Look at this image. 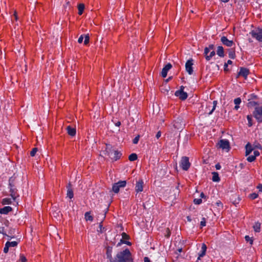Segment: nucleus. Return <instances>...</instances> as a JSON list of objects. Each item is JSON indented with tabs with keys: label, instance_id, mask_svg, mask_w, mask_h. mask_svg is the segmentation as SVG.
I'll list each match as a JSON object with an SVG mask.
<instances>
[{
	"label": "nucleus",
	"instance_id": "de8ad7c7",
	"mask_svg": "<svg viewBox=\"0 0 262 262\" xmlns=\"http://www.w3.org/2000/svg\"><path fill=\"white\" fill-rule=\"evenodd\" d=\"M170 230L169 228H167L166 230V234H165V236L166 237H169L170 236Z\"/></svg>",
	"mask_w": 262,
	"mask_h": 262
},
{
	"label": "nucleus",
	"instance_id": "f03ea898",
	"mask_svg": "<svg viewBox=\"0 0 262 262\" xmlns=\"http://www.w3.org/2000/svg\"><path fill=\"white\" fill-rule=\"evenodd\" d=\"M15 177L13 176L9 179V187L10 195L15 200V199L18 196L17 193V190L15 185Z\"/></svg>",
	"mask_w": 262,
	"mask_h": 262
},
{
	"label": "nucleus",
	"instance_id": "a18cd8bd",
	"mask_svg": "<svg viewBox=\"0 0 262 262\" xmlns=\"http://www.w3.org/2000/svg\"><path fill=\"white\" fill-rule=\"evenodd\" d=\"M9 248L10 247H9V245L6 243L5 245V247L4 248V253H7L8 252V251H9Z\"/></svg>",
	"mask_w": 262,
	"mask_h": 262
},
{
	"label": "nucleus",
	"instance_id": "2f4dec72",
	"mask_svg": "<svg viewBox=\"0 0 262 262\" xmlns=\"http://www.w3.org/2000/svg\"><path fill=\"white\" fill-rule=\"evenodd\" d=\"M7 243L9 245V247H16L18 244L17 242H15V241H13V242H7Z\"/></svg>",
	"mask_w": 262,
	"mask_h": 262
},
{
	"label": "nucleus",
	"instance_id": "4c0bfd02",
	"mask_svg": "<svg viewBox=\"0 0 262 262\" xmlns=\"http://www.w3.org/2000/svg\"><path fill=\"white\" fill-rule=\"evenodd\" d=\"M245 240L247 242H250V245H252L253 244V240L252 239V238L249 237L248 235H246L245 236Z\"/></svg>",
	"mask_w": 262,
	"mask_h": 262
},
{
	"label": "nucleus",
	"instance_id": "3c124183",
	"mask_svg": "<svg viewBox=\"0 0 262 262\" xmlns=\"http://www.w3.org/2000/svg\"><path fill=\"white\" fill-rule=\"evenodd\" d=\"M257 188L258 189L259 191L262 192V184H258Z\"/></svg>",
	"mask_w": 262,
	"mask_h": 262
},
{
	"label": "nucleus",
	"instance_id": "dca6fc26",
	"mask_svg": "<svg viewBox=\"0 0 262 262\" xmlns=\"http://www.w3.org/2000/svg\"><path fill=\"white\" fill-rule=\"evenodd\" d=\"M113 151L112 150V146L110 144H106V148L105 150L103 151V154L105 156H107L110 157H111V155L113 154L112 152Z\"/></svg>",
	"mask_w": 262,
	"mask_h": 262
},
{
	"label": "nucleus",
	"instance_id": "79ce46f5",
	"mask_svg": "<svg viewBox=\"0 0 262 262\" xmlns=\"http://www.w3.org/2000/svg\"><path fill=\"white\" fill-rule=\"evenodd\" d=\"M193 202L195 204L199 205L202 202V199H194Z\"/></svg>",
	"mask_w": 262,
	"mask_h": 262
},
{
	"label": "nucleus",
	"instance_id": "bf43d9fd",
	"mask_svg": "<svg viewBox=\"0 0 262 262\" xmlns=\"http://www.w3.org/2000/svg\"><path fill=\"white\" fill-rule=\"evenodd\" d=\"M221 166L219 164H217L215 165V168L216 169H220L221 168Z\"/></svg>",
	"mask_w": 262,
	"mask_h": 262
},
{
	"label": "nucleus",
	"instance_id": "e2e57ef3",
	"mask_svg": "<svg viewBox=\"0 0 262 262\" xmlns=\"http://www.w3.org/2000/svg\"><path fill=\"white\" fill-rule=\"evenodd\" d=\"M226 64H231L232 63V61L231 60H228L227 61V63H226Z\"/></svg>",
	"mask_w": 262,
	"mask_h": 262
},
{
	"label": "nucleus",
	"instance_id": "0eeeda50",
	"mask_svg": "<svg viewBox=\"0 0 262 262\" xmlns=\"http://www.w3.org/2000/svg\"><path fill=\"white\" fill-rule=\"evenodd\" d=\"M251 36L259 41H262V30L256 29L250 32Z\"/></svg>",
	"mask_w": 262,
	"mask_h": 262
},
{
	"label": "nucleus",
	"instance_id": "f3484780",
	"mask_svg": "<svg viewBox=\"0 0 262 262\" xmlns=\"http://www.w3.org/2000/svg\"><path fill=\"white\" fill-rule=\"evenodd\" d=\"M68 134L71 136H74L76 135V128L72 127L71 126H68L66 128Z\"/></svg>",
	"mask_w": 262,
	"mask_h": 262
},
{
	"label": "nucleus",
	"instance_id": "69168bd1",
	"mask_svg": "<svg viewBox=\"0 0 262 262\" xmlns=\"http://www.w3.org/2000/svg\"><path fill=\"white\" fill-rule=\"evenodd\" d=\"M120 125H121V122L120 121H118L116 123V125L117 126H119Z\"/></svg>",
	"mask_w": 262,
	"mask_h": 262
},
{
	"label": "nucleus",
	"instance_id": "6ab92c4d",
	"mask_svg": "<svg viewBox=\"0 0 262 262\" xmlns=\"http://www.w3.org/2000/svg\"><path fill=\"white\" fill-rule=\"evenodd\" d=\"M246 156L249 155L253 150V148L250 143H248L246 145Z\"/></svg>",
	"mask_w": 262,
	"mask_h": 262
},
{
	"label": "nucleus",
	"instance_id": "aec40b11",
	"mask_svg": "<svg viewBox=\"0 0 262 262\" xmlns=\"http://www.w3.org/2000/svg\"><path fill=\"white\" fill-rule=\"evenodd\" d=\"M68 188V191H67V195L69 196L70 199H72L73 198L74 194L73 190L71 188V183H69L68 186H67Z\"/></svg>",
	"mask_w": 262,
	"mask_h": 262
},
{
	"label": "nucleus",
	"instance_id": "6e6d98bb",
	"mask_svg": "<svg viewBox=\"0 0 262 262\" xmlns=\"http://www.w3.org/2000/svg\"><path fill=\"white\" fill-rule=\"evenodd\" d=\"M144 262H150V260L148 257H145L144 258Z\"/></svg>",
	"mask_w": 262,
	"mask_h": 262
},
{
	"label": "nucleus",
	"instance_id": "72a5a7b5",
	"mask_svg": "<svg viewBox=\"0 0 262 262\" xmlns=\"http://www.w3.org/2000/svg\"><path fill=\"white\" fill-rule=\"evenodd\" d=\"M215 52L214 51H212V52H210L209 55L206 56V59L207 61L210 60L211 58H212L213 56H214L215 55Z\"/></svg>",
	"mask_w": 262,
	"mask_h": 262
},
{
	"label": "nucleus",
	"instance_id": "680f3d73",
	"mask_svg": "<svg viewBox=\"0 0 262 262\" xmlns=\"http://www.w3.org/2000/svg\"><path fill=\"white\" fill-rule=\"evenodd\" d=\"M122 237L123 238H127V235L125 233H122Z\"/></svg>",
	"mask_w": 262,
	"mask_h": 262
},
{
	"label": "nucleus",
	"instance_id": "5701e85b",
	"mask_svg": "<svg viewBox=\"0 0 262 262\" xmlns=\"http://www.w3.org/2000/svg\"><path fill=\"white\" fill-rule=\"evenodd\" d=\"M121 155V154L120 152H119L117 150H114V156L111 157V159L116 161L119 158H120Z\"/></svg>",
	"mask_w": 262,
	"mask_h": 262
},
{
	"label": "nucleus",
	"instance_id": "a19ab883",
	"mask_svg": "<svg viewBox=\"0 0 262 262\" xmlns=\"http://www.w3.org/2000/svg\"><path fill=\"white\" fill-rule=\"evenodd\" d=\"M37 148H33L32 150L30 152V155L32 156V157H33L35 155L37 151Z\"/></svg>",
	"mask_w": 262,
	"mask_h": 262
},
{
	"label": "nucleus",
	"instance_id": "0e129e2a",
	"mask_svg": "<svg viewBox=\"0 0 262 262\" xmlns=\"http://www.w3.org/2000/svg\"><path fill=\"white\" fill-rule=\"evenodd\" d=\"M227 67H228L227 64L225 63V65H224V70L225 71H228Z\"/></svg>",
	"mask_w": 262,
	"mask_h": 262
},
{
	"label": "nucleus",
	"instance_id": "473e14b6",
	"mask_svg": "<svg viewBox=\"0 0 262 262\" xmlns=\"http://www.w3.org/2000/svg\"><path fill=\"white\" fill-rule=\"evenodd\" d=\"M11 200L10 199H9V198H5L2 201V204L3 205L9 204H11Z\"/></svg>",
	"mask_w": 262,
	"mask_h": 262
},
{
	"label": "nucleus",
	"instance_id": "13d9d810",
	"mask_svg": "<svg viewBox=\"0 0 262 262\" xmlns=\"http://www.w3.org/2000/svg\"><path fill=\"white\" fill-rule=\"evenodd\" d=\"M14 17H15V19L16 20H17L18 19V16H17V12H16V11H15V12H14Z\"/></svg>",
	"mask_w": 262,
	"mask_h": 262
},
{
	"label": "nucleus",
	"instance_id": "c756f323",
	"mask_svg": "<svg viewBox=\"0 0 262 262\" xmlns=\"http://www.w3.org/2000/svg\"><path fill=\"white\" fill-rule=\"evenodd\" d=\"M105 231V228L103 227L102 222L100 223L99 228L97 229V232L99 233H102Z\"/></svg>",
	"mask_w": 262,
	"mask_h": 262
},
{
	"label": "nucleus",
	"instance_id": "4d7b16f0",
	"mask_svg": "<svg viewBox=\"0 0 262 262\" xmlns=\"http://www.w3.org/2000/svg\"><path fill=\"white\" fill-rule=\"evenodd\" d=\"M209 49L210 50H213L214 49V45H210L208 47Z\"/></svg>",
	"mask_w": 262,
	"mask_h": 262
},
{
	"label": "nucleus",
	"instance_id": "58836bf2",
	"mask_svg": "<svg viewBox=\"0 0 262 262\" xmlns=\"http://www.w3.org/2000/svg\"><path fill=\"white\" fill-rule=\"evenodd\" d=\"M213 108H212V109L211 110V111L208 113V114H209V115H211V114H212V113H213V111H214V110L215 109V107H216V104H217V101H214L213 102Z\"/></svg>",
	"mask_w": 262,
	"mask_h": 262
},
{
	"label": "nucleus",
	"instance_id": "9b49d317",
	"mask_svg": "<svg viewBox=\"0 0 262 262\" xmlns=\"http://www.w3.org/2000/svg\"><path fill=\"white\" fill-rule=\"evenodd\" d=\"M249 74V70L245 68H241L239 72L238 73L236 78H238L239 76H243L245 79L247 78V76Z\"/></svg>",
	"mask_w": 262,
	"mask_h": 262
},
{
	"label": "nucleus",
	"instance_id": "2eb2a0df",
	"mask_svg": "<svg viewBox=\"0 0 262 262\" xmlns=\"http://www.w3.org/2000/svg\"><path fill=\"white\" fill-rule=\"evenodd\" d=\"M136 191L137 192H141L143 189V181L142 180H140L138 182H137L136 185Z\"/></svg>",
	"mask_w": 262,
	"mask_h": 262
},
{
	"label": "nucleus",
	"instance_id": "603ef678",
	"mask_svg": "<svg viewBox=\"0 0 262 262\" xmlns=\"http://www.w3.org/2000/svg\"><path fill=\"white\" fill-rule=\"evenodd\" d=\"M216 205L218 206V207H221L222 208H223V204H222V203L220 202V201H218L216 203Z\"/></svg>",
	"mask_w": 262,
	"mask_h": 262
},
{
	"label": "nucleus",
	"instance_id": "ea45409f",
	"mask_svg": "<svg viewBox=\"0 0 262 262\" xmlns=\"http://www.w3.org/2000/svg\"><path fill=\"white\" fill-rule=\"evenodd\" d=\"M247 118L248 121V126H251L252 125V117L250 115H248Z\"/></svg>",
	"mask_w": 262,
	"mask_h": 262
},
{
	"label": "nucleus",
	"instance_id": "338daca9",
	"mask_svg": "<svg viewBox=\"0 0 262 262\" xmlns=\"http://www.w3.org/2000/svg\"><path fill=\"white\" fill-rule=\"evenodd\" d=\"M177 250L179 252V253H181L182 251V248H179Z\"/></svg>",
	"mask_w": 262,
	"mask_h": 262
},
{
	"label": "nucleus",
	"instance_id": "7c9ffc66",
	"mask_svg": "<svg viewBox=\"0 0 262 262\" xmlns=\"http://www.w3.org/2000/svg\"><path fill=\"white\" fill-rule=\"evenodd\" d=\"M27 259L25 255L23 254H20L19 255V262H27Z\"/></svg>",
	"mask_w": 262,
	"mask_h": 262
},
{
	"label": "nucleus",
	"instance_id": "f704fd0d",
	"mask_svg": "<svg viewBox=\"0 0 262 262\" xmlns=\"http://www.w3.org/2000/svg\"><path fill=\"white\" fill-rule=\"evenodd\" d=\"M93 217L91 214H85V219L86 221H92Z\"/></svg>",
	"mask_w": 262,
	"mask_h": 262
},
{
	"label": "nucleus",
	"instance_id": "412c9836",
	"mask_svg": "<svg viewBox=\"0 0 262 262\" xmlns=\"http://www.w3.org/2000/svg\"><path fill=\"white\" fill-rule=\"evenodd\" d=\"M216 53L219 56H220L221 57H223L224 56V55H224V49H223V47L219 46L217 47Z\"/></svg>",
	"mask_w": 262,
	"mask_h": 262
},
{
	"label": "nucleus",
	"instance_id": "1a4fd4ad",
	"mask_svg": "<svg viewBox=\"0 0 262 262\" xmlns=\"http://www.w3.org/2000/svg\"><path fill=\"white\" fill-rule=\"evenodd\" d=\"M218 145L219 147L222 149H225L228 151L230 149L229 142L227 140H221L218 143Z\"/></svg>",
	"mask_w": 262,
	"mask_h": 262
},
{
	"label": "nucleus",
	"instance_id": "423d86ee",
	"mask_svg": "<svg viewBox=\"0 0 262 262\" xmlns=\"http://www.w3.org/2000/svg\"><path fill=\"white\" fill-rule=\"evenodd\" d=\"M126 182L125 181H120L115 183L113 186V191L115 193H118L119 191L120 188L124 187L126 186Z\"/></svg>",
	"mask_w": 262,
	"mask_h": 262
},
{
	"label": "nucleus",
	"instance_id": "6e6552de",
	"mask_svg": "<svg viewBox=\"0 0 262 262\" xmlns=\"http://www.w3.org/2000/svg\"><path fill=\"white\" fill-rule=\"evenodd\" d=\"M184 86H181L180 90L177 91L175 92V95L177 97H179V98L182 100H184L186 99L188 97L187 94L186 92H184L183 91Z\"/></svg>",
	"mask_w": 262,
	"mask_h": 262
},
{
	"label": "nucleus",
	"instance_id": "c03bdc74",
	"mask_svg": "<svg viewBox=\"0 0 262 262\" xmlns=\"http://www.w3.org/2000/svg\"><path fill=\"white\" fill-rule=\"evenodd\" d=\"M200 226L201 228L206 226V220L205 217H203L201 221Z\"/></svg>",
	"mask_w": 262,
	"mask_h": 262
},
{
	"label": "nucleus",
	"instance_id": "774afa93",
	"mask_svg": "<svg viewBox=\"0 0 262 262\" xmlns=\"http://www.w3.org/2000/svg\"><path fill=\"white\" fill-rule=\"evenodd\" d=\"M221 1L224 3H227L229 2V0H221Z\"/></svg>",
	"mask_w": 262,
	"mask_h": 262
},
{
	"label": "nucleus",
	"instance_id": "e433bc0d",
	"mask_svg": "<svg viewBox=\"0 0 262 262\" xmlns=\"http://www.w3.org/2000/svg\"><path fill=\"white\" fill-rule=\"evenodd\" d=\"M256 159V157H255V156H254V155H251V156H249L247 160L248 162H252L253 161H254Z\"/></svg>",
	"mask_w": 262,
	"mask_h": 262
},
{
	"label": "nucleus",
	"instance_id": "09e8293b",
	"mask_svg": "<svg viewBox=\"0 0 262 262\" xmlns=\"http://www.w3.org/2000/svg\"><path fill=\"white\" fill-rule=\"evenodd\" d=\"M210 50L209 49V48L206 47L204 49V54H205V57H206V56H208V53H209Z\"/></svg>",
	"mask_w": 262,
	"mask_h": 262
},
{
	"label": "nucleus",
	"instance_id": "864d4df0",
	"mask_svg": "<svg viewBox=\"0 0 262 262\" xmlns=\"http://www.w3.org/2000/svg\"><path fill=\"white\" fill-rule=\"evenodd\" d=\"M253 154H254V156H255V157H256L259 155V152L257 150L254 151Z\"/></svg>",
	"mask_w": 262,
	"mask_h": 262
},
{
	"label": "nucleus",
	"instance_id": "4468645a",
	"mask_svg": "<svg viewBox=\"0 0 262 262\" xmlns=\"http://www.w3.org/2000/svg\"><path fill=\"white\" fill-rule=\"evenodd\" d=\"M207 250V246L205 244L203 243L202 245L201 250L199 253V257L198 258V260L201 259V257H203L205 254Z\"/></svg>",
	"mask_w": 262,
	"mask_h": 262
},
{
	"label": "nucleus",
	"instance_id": "c9c22d12",
	"mask_svg": "<svg viewBox=\"0 0 262 262\" xmlns=\"http://www.w3.org/2000/svg\"><path fill=\"white\" fill-rule=\"evenodd\" d=\"M90 40V36L88 34L86 35H84V44L86 45L89 43Z\"/></svg>",
	"mask_w": 262,
	"mask_h": 262
},
{
	"label": "nucleus",
	"instance_id": "a878e982",
	"mask_svg": "<svg viewBox=\"0 0 262 262\" xmlns=\"http://www.w3.org/2000/svg\"><path fill=\"white\" fill-rule=\"evenodd\" d=\"M78 14L81 15L84 9V5L83 4H80L78 6Z\"/></svg>",
	"mask_w": 262,
	"mask_h": 262
},
{
	"label": "nucleus",
	"instance_id": "8fccbe9b",
	"mask_svg": "<svg viewBox=\"0 0 262 262\" xmlns=\"http://www.w3.org/2000/svg\"><path fill=\"white\" fill-rule=\"evenodd\" d=\"M83 35H81L79 38H78V42L79 43H81L82 42V41H83Z\"/></svg>",
	"mask_w": 262,
	"mask_h": 262
},
{
	"label": "nucleus",
	"instance_id": "f257e3e1",
	"mask_svg": "<svg viewBox=\"0 0 262 262\" xmlns=\"http://www.w3.org/2000/svg\"><path fill=\"white\" fill-rule=\"evenodd\" d=\"M112 262H133L132 254L128 249L118 252Z\"/></svg>",
	"mask_w": 262,
	"mask_h": 262
},
{
	"label": "nucleus",
	"instance_id": "a211bd4d",
	"mask_svg": "<svg viewBox=\"0 0 262 262\" xmlns=\"http://www.w3.org/2000/svg\"><path fill=\"white\" fill-rule=\"evenodd\" d=\"M112 248L110 247H107V250H106V254L107 258L108 259H109L110 262H112L114 260V259L112 257Z\"/></svg>",
	"mask_w": 262,
	"mask_h": 262
},
{
	"label": "nucleus",
	"instance_id": "052dcab7",
	"mask_svg": "<svg viewBox=\"0 0 262 262\" xmlns=\"http://www.w3.org/2000/svg\"><path fill=\"white\" fill-rule=\"evenodd\" d=\"M200 196L201 198H206V196L205 195L203 192H202L200 194Z\"/></svg>",
	"mask_w": 262,
	"mask_h": 262
},
{
	"label": "nucleus",
	"instance_id": "cd10ccee",
	"mask_svg": "<svg viewBox=\"0 0 262 262\" xmlns=\"http://www.w3.org/2000/svg\"><path fill=\"white\" fill-rule=\"evenodd\" d=\"M138 158L137 155L136 154L133 153L130 155L128 157V159L130 161H134L136 160Z\"/></svg>",
	"mask_w": 262,
	"mask_h": 262
},
{
	"label": "nucleus",
	"instance_id": "37998d69",
	"mask_svg": "<svg viewBox=\"0 0 262 262\" xmlns=\"http://www.w3.org/2000/svg\"><path fill=\"white\" fill-rule=\"evenodd\" d=\"M249 197L251 199L254 200L258 197V194L256 193H253L250 194Z\"/></svg>",
	"mask_w": 262,
	"mask_h": 262
},
{
	"label": "nucleus",
	"instance_id": "20e7f679",
	"mask_svg": "<svg viewBox=\"0 0 262 262\" xmlns=\"http://www.w3.org/2000/svg\"><path fill=\"white\" fill-rule=\"evenodd\" d=\"M180 165L183 170H187L190 166L189 158L187 157H183L181 160Z\"/></svg>",
	"mask_w": 262,
	"mask_h": 262
},
{
	"label": "nucleus",
	"instance_id": "49530a36",
	"mask_svg": "<svg viewBox=\"0 0 262 262\" xmlns=\"http://www.w3.org/2000/svg\"><path fill=\"white\" fill-rule=\"evenodd\" d=\"M140 136L139 135H138L136 136L133 140V142L134 144H137L139 140Z\"/></svg>",
	"mask_w": 262,
	"mask_h": 262
},
{
	"label": "nucleus",
	"instance_id": "4be33fe9",
	"mask_svg": "<svg viewBox=\"0 0 262 262\" xmlns=\"http://www.w3.org/2000/svg\"><path fill=\"white\" fill-rule=\"evenodd\" d=\"M12 211V209L10 206H6L0 208V213H8Z\"/></svg>",
	"mask_w": 262,
	"mask_h": 262
},
{
	"label": "nucleus",
	"instance_id": "c85d7f7f",
	"mask_svg": "<svg viewBox=\"0 0 262 262\" xmlns=\"http://www.w3.org/2000/svg\"><path fill=\"white\" fill-rule=\"evenodd\" d=\"M229 57L231 59H234L235 57V51L233 49H231L229 52Z\"/></svg>",
	"mask_w": 262,
	"mask_h": 262
},
{
	"label": "nucleus",
	"instance_id": "393cba45",
	"mask_svg": "<svg viewBox=\"0 0 262 262\" xmlns=\"http://www.w3.org/2000/svg\"><path fill=\"white\" fill-rule=\"evenodd\" d=\"M254 230L256 232H259L260 231V224L256 222L253 226Z\"/></svg>",
	"mask_w": 262,
	"mask_h": 262
},
{
	"label": "nucleus",
	"instance_id": "f8f14e48",
	"mask_svg": "<svg viewBox=\"0 0 262 262\" xmlns=\"http://www.w3.org/2000/svg\"><path fill=\"white\" fill-rule=\"evenodd\" d=\"M221 41H222L223 45L229 47H232V45L234 44L233 41L232 40H229L225 36H222L221 38Z\"/></svg>",
	"mask_w": 262,
	"mask_h": 262
},
{
	"label": "nucleus",
	"instance_id": "9d476101",
	"mask_svg": "<svg viewBox=\"0 0 262 262\" xmlns=\"http://www.w3.org/2000/svg\"><path fill=\"white\" fill-rule=\"evenodd\" d=\"M193 59H192L188 60L185 64L186 70L190 75L192 74L193 73Z\"/></svg>",
	"mask_w": 262,
	"mask_h": 262
},
{
	"label": "nucleus",
	"instance_id": "7ed1b4c3",
	"mask_svg": "<svg viewBox=\"0 0 262 262\" xmlns=\"http://www.w3.org/2000/svg\"><path fill=\"white\" fill-rule=\"evenodd\" d=\"M9 222L4 217L0 215V233L3 234L4 235L7 236L9 237H11L7 234V230L8 228Z\"/></svg>",
	"mask_w": 262,
	"mask_h": 262
},
{
	"label": "nucleus",
	"instance_id": "bb28decb",
	"mask_svg": "<svg viewBox=\"0 0 262 262\" xmlns=\"http://www.w3.org/2000/svg\"><path fill=\"white\" fill-rule=\"evenodd\" d=\"M212 181L214 182H219L220 181V178L219 174L216 172H212Z\"/></svg>",
	"mask_w": 262,
	"mask_h": 262
},
{
	"label": "nucleus",
	"instance_id": "b1692460",
	"mask_svg": "<svg viewBox=\"0 0 262 262\" xmlns=\"http://www.w3.org/2000/svg\"><path fill=\"white\" fill-rule=\"evenodd\" d=\"M234 103L235 104V106L234 107V109L236 110H237L239 108V104L241 103V98H235L234 100Z\"/></svg>",
	"mask_w": 262,
	"mask_h": 262
},
{
	"label": "nucleus",
	"instance_id": "ddd939ff",
	"mask_svg": "<svg viewBox=\"0 0 262 262\" xmlns=\"http://www.w3.org/2000/svg\"><path fill=\"white\" fill-rule=\"evenodd\" d=\"M172 68L171 63H167L161 72V76L165 78L166 77L168 71Z\"/></svg>",
	"mask_w": 262,
	"mask_h": 262
},
{
	"label": "nucleus",
	"instance_id": "39448f33",
	"mask_svg": "<svg viewBox=\"0 0 262 262\" xmlns=\"http://www.w3.org/2000/svg\"><path fill=\"white\" fill-rule=\"evenodd\" d=\"M255 119L259 122H262V106L256 107L253 112Z\"/></svg>",
	"mask_w": 262,
	"mask_h": 262
},
{
	"label": "nucleus",
	"instance_id": "5fc2aeb1",
	"mask_svg": "<svg viewBox=\"0 0 262 262\" xmlns=\"http://www.w3.org/2000/svg\"><path fill=\"white\" fill-rule=\"evenodd\" d=\"M161 132H160V131H159V132L157 133V134H156V138H157V139H159V138L161 137Z\"/></svg>",
	"mask_w": 262,
	"mask_h": 262
}]
</instances>
